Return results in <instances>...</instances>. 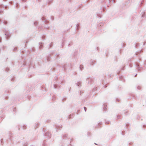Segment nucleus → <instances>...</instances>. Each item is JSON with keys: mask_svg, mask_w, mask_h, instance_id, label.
Masks as SVG:
<instances>
[{"mask_svg": "<svg viewBox=\"0 0 146 146\" xmlns=\"http://www.w3.org/2000/svg\"><path fill=\"white\" fill-rule=\"evenodd\" d=\"M84 109H85V111H86V107H84Z\"/></svg>", "mask_w": 146, "mask_h": 146, "instance_id": "nucleus-1", "label": "nucleus"}]
</instances>
